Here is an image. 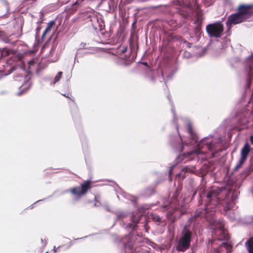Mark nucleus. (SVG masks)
<instances>
[{"label": "nucleus", "instance_id": "nucleus-1", "mask_svg": "<svg viewBox=\"0 0 253 253\" xmlns=\"http://www.w3.org/2000/svg\"><path fill=\"white\" fill-rule=\"evenodd\" d=\"M224 190L223 188H215L210 190L207 195L205 209H198L189 221L200 220L203 218H206V221H210L209 218H211L213 215L217 206L220 203L221 200L224 197V195L222 194ZM211 221H217L212 220Z\"/></svg>", "mask_w": 253, "mask_h": 253}, {"label": "nucleus", "instance_id": "nucleus-2", "mask_svg": "<svg viewBox=\"0 0 253 253\" xmlns=\"http://www.w3.org/2000/svg\"><path fill=\"white\" fill-rule=\"evenodd\" d=\"M220 142L219 138L210 135L200 141L197 145V148L196 150L190 151L187 153H183L179 156L178 159H181V161H184L186 159L191 160L193 158L190 157L192 155L198 156L200 154H205L207 151H213Z\"/></svg>", "mask_w": 253, "mask_h": 253}, {"label": "nucleus", "instance_id": "nucleus-3", "mask_svg": "<svg viewBox=\"0 0 253 253\" xmlns=\"http://www.w3.org/2000/svg\"><path fill=\"white\" fill-rule=\"evenodd\" d=\"M192 232L191 230L185 225L181 232V236L176 245V250L177 251L184 252L190 246L192 239Z\"/></svg>", "mask_w": 253, "mask_h": 253}, {"label": "nucleus", "instance_id": "nucleus-4", "mask_svg": "<svg viewBox=\"0 0 253 253\" xmlns=\"http://www.w3.org/2000/svg\"><path fill=\"white\" fill-rule=\"evenodd\" d=\"M210 228L213 229L212 234L217 237L219 241H227L229 239V235L222 224V222H211Z\"/></svg>", "mask_w": 253, "mask_h": 253}, {"label": "nucleus", "instance_id": "nucleus-5", "mask_svg": "<svg viewBox=\"0 0 253 253\" xmlns=\"http://www.w3.org/2000/svg\"><path fill=\"white\" fill-rule=\"evenodd\" d=\"M206 31L211 38H218L223 34V26L220 22L210 24L207 26Z\"/></svg>", "mask_w": 253, "mask_h": 253}, {"label": "nucleus", "instance_id": "nucleus-6", "mask_svg": "<svg viewBox=\"0 0 253 253\" xmlns=\"http://www.w3.org/2000/svg\"><path fill=\"white\" fill-rule=\"evenodd\" d=\"M91 183L89 180L81 184V186L75 187L68 190L74 195L77 200H78L82 196L84 195L86 192L90 188Z\"/></svg>", "mask_w": 253, "mask_h": 253}, {"label": "nucleus", "instance_id": "nucleus-7", "mask_svg": "<svg viewBox=\"0 0 253 253\" xmlns=\"http://www.w3.org/2000/svg\"><path fill=\"white\" fill-rule=\"evenodd\" d=\"M138 222H133V223H138ZM126 228H128V232L129 233V235H126L124 238L121 239V242L122 243L124 249L126 252L127 250H128L129 248L130 249L132 245V243L131 241L130 240L129 236L132 231H133L135 226L136 225V224H132L130 222H126Z\"/></svg>", "mask_w": 253, "mask_h": 253}, {"label": "nucleus", "instance_id": "nucleus-8", "mask_svg": "<svg viewBox=\"0 0 253 253\" xmlns=\"http://www.w3.org/2000/svg\"><path fill=\"white\" fill-rule=\"evenodd\" d=\"M253 55H250L246 60V71L248 73L247 86L250 87L253 79Z\"/></svg>", "mask_w": 253, "mask_h": 253}, {"label": "nucleus", "instance_id": "nucleus-9", "mask_svg": "<svg viewBox=\"0 0 253 253\" xmlns=\"http://www.w3.org/2000/svg\"><path fill=\"white\" fill-rule=\"evenodd\" d=\"M244 20V18L237 12L229 16L226 23L228 29H230L232 25L239 24Z\"/></svg>", "mask_w": 253, "mask_h": 253}, {"label": "nucleus", "instance_id": "nucleus-10", "mask_svg": "<svg viewBox=\"0 0 253 253\" xmlns=\"http://www.w3.org/2000/svg\"><path fill=\"white\" fill-rule=\"evenodd\" d=\"M117 215L118 216V220L125 219L127 216H130L131 217V221H139L141 220H143V216L142 214H139L136 216L133 213L129 215L127 212L123 211H118Z\"/></svg>", "mask_w": 253, "mask_h": 253}, {"label": "nucleus", "instance_id": "nucleus-11", "mask_svg": "<svg viewBox=\"0 0 253 253\" xmlns=\"http://www.w3.org/2000/svg\"><path fill=\"white\" fill-rule=\"evenodd\" d=\"M252 7V6L251 5H241L238 8V13L246 20L253 13Z\"/></svg>", "mask_w": 253, "mask_h": 253}, {"label": "nucleus", "instance_id": "nucleus-12", "mask_svg": "<svg viewBox=\"0 0 253 253\" xmlns=\"http://www.w3.org/2000/svg\"><path fill=\"white\" fill-rule=\"evenodd\" d=\"M251 150V146L248 143H246L241 150L240 158L241 161L246 162L247 157Z\"/></svg>", "mask_w": 253, "mask_h": 253}, {"label": "nucleus", "instance_id": "nucleus-13", "mask_svg": "<svg viewBox=\"0 0 253 253\" xmlns=\"http://www.w3.org/2000/svg\"><path fill=\"white\" fill-rule=\"evenodd\" d=\"M183 144V140L180 136L179 137H177L176 141L175 142L171 143V146L178 152L182 151Z\"/></svg>", "mask_w": 253, "mask_h": 253}, {"label": "nucleus", "instance_id": "nucleus-14", "mask_svg": "<svg viewBox=\"0 0 253 253\" xmlns=\"http://www.w3.org/2000/svg\"><path fill=\"white\" fill-rule=\"evenodd\" d=\"M55 51V47L52 45L51 47L47 46L46 45H44L42 49V53L45 52V51H49V53L47 55V57H50L53 55Z\"/></svg>", "mask_w": 253, "mask_h": 253}, {"label": "nucleus", "instance_id": "nucleus-15", "mask_svg": "<svg viewBox=\"0 0 253 253\" xmlns=\"http://www.w3.org/2000/svg\"><path fill=\"white\" fill-rule=\"evenodd\" d=\"M119 190L120 191V194L124 198L129 200L133 203H135L136 201V198L132 196L129 195V194L126 193V192L123 191L120 187H118Z\"/></svg>", "mask_w": 253, "mask_h": 253}, {"label": "nucleus", "instance_id": "nucleus-16", "mask_svg": "<svg viewBox=\"0 0 253 253\" xmlns=\"http://www.w3.org/2000/svg\"><path fill=\"white\" fill-rule=\"evenodd\" d=\"M145 219L143 220L144 221H150L151 220H152V221H160V217L154 213H151L148 215V217L146 218V217L145 216Z\"/></svg>", "mask_w": 253, "mask_h": 253}, {"label": "nucleus", "instance_id": "nucleus-17", "mask_svg": "<svg viewBox=\"0 0 253 253\" xmlns=\"http://www.w3.org/2000/svg\"><path fill=\"white\" fill-rule=\"evenodd\" d=\"M245 246L250 253H253V237L250 238L246 243Z\"/></svg>", "mask_w": 253, "mask_h": 253}, {"label": "nucleus", "instance_id": "nucleus-18", "mask_svg": "<svg viewBox=\"0 0 253 253\" xmlns=\"http://www.w3.org/2000/svg\"><path fill=\"white\" fill-rule=\"evenodd\" d=\"M231 246L230 244H228L227 242H222L221 245L219 246L218 252H220L221 250H222V249L224 248L226 250V252L228 253L231 249Z\"/></svg>", "mask_w": 253, "mask_h": 253}, {"label": "nucleus", "instance_id": "nucleus-19", "mask_svg": "<svg viewBox=\"0 0 253 253\" xmlns=\"http://www.w3.org/2000/svg\"><path fill=\"white\" fill-rule=\"evenodd\" d=\"M62 74H63L62 72H61V71L59 72L58 73V74L55 76L54 79L52 81H50V85H54L56 83L60 81Z\"/></svg>", "mask_w": 253, "mask_h": 253}, {"label": "nucleus", "instance_id": "nucleus-20", "mask_svg": "<svg viewBox=\"0 0 253 253\" xmlns=\"http://www.w3.org/2000/svg\"><path fill=\"white\" fill-rule=\"evenodd\" d=\"M171 111H172V112L173 113V118L172 122H173V124H175L176 130H177V132H178V125H177V122H176L177 119V118H176V117L175 116V113L174 112V110H173V108H171Z\"/></svg>", "mask_w": 253, "mask_h": 253}, {"label": "nucleus", "instance_id": "nucleus-21", "mask_svg": "<svg viewBox=\"0 0 253 253\" xmlns=\"http://www.w3.org/2000/svg\"><path fill=\"white\" fill-rule=\"evenodd\" d=\"M55 24V21L54 20L50 21L47 23V27L46 28V31L49 32H50L51 28L53 25Z\"/></svg>", "mask_w": 253, "mask_h": 253}, {"label": "nucleus", "instance_id": "nucleus-22", "mask_svg": "<svg viewBox=\"0 0 253 253\" xmlns=\"http://www.w3.org/2000/svg\"><path fill=\"white\" fill-rule=\"evenodd\" d=\"M245 162L244 161H241V160L239 159L238 163L234 168V170H237Z\"/></svg>", "mask_w": 253, "mask_h": 253}, {"label": "nucleus", "instance_id": "nucleus-23", "mask_svg": "<svg viewBox=\"0 0 253 253\" xmlns=\"http://www.w3.org/2000/svg\"><path fill=\"white\" fill-rule=\"evenodd\" d=\"M29 69H31L32 66H34L35 64V61L34 60H32L28 62Z\"/></svg>", "mask_w": 253, "mask_h": 253}, {"label": "nucleus", "instance_id": "nucleus-24", "mask_svg": "<svg viewBox=\"0 0 253 253\" xmlns=\"http://www.w3.org/2000/svg\"><path fill=\"white\" fill-rule=\"evenodd\" d=\"M188 133L191 136H192V125L190 123H188Z\"/></svg>", "mask_w": 253, "mask_h": 253}, {"label": "nucleus", "instance_id": "nucleus-25", "mask_svg": "<svg viewBox=\"0 0 253 253\" xmlns=\"http://www.w3.org/2000/svg\"><path fill=\"white\" fill-rule=\"evenodd\" d=\"M230 40L228 38H226L225 39V40L224 45H223V47H224V46L227 47L228 45H230Z\"/></svg>", "mask_w": 253, "mask_h": 253}, {"label": "nucleus", "instance_id": "nucleus-26", "mask_svg": "<svg viewBox=\"0 0 253 253\" xmlns=\"http://www.w3.org/2000/svg\"><path fill=\"white\" fill-rule=\"evenodd\" d=\"M41 243L42 244V246L43 247H45L47 244V241L45 238H41Z\"/></svg>", "mask_w": 253, "mask_h": 253}, {"label": "nucleus", "instance_id": "nucleus-27", "mask_svg": "<svg viewBox=\"0 0 253 253\" xmlns=\"http://www.w3.org/2000/svg\"><path fill=\"white\" fill-rule=\"evenodd\" d=\"M186 208H187L186 205H185V206H183L182 205H181L180 211L182 214L184 213L186 211Z\"/></svg>", "mask_w": 253, "mask_h": 253}, {"label": "nucleus", "instance_id": "nucleus-28", "mask_svg": "<svg viewBox=\"0 0 253 253\" xmlns=\"http://www.w3.org/2000/svg\"><path fill=\"white\" fill-rule=\"evenodd\" d=\"M171 205V203L169 201H168L164 203L163 207L165 208H168L169 206Z\"/></svg>", "mask_w": 253, "mask_h": 253}, {"label": "nucleus", "instance_id": "nucleus-29", "mask_svg": "<svg viewBox=\"0 0 253 253\" xmlns=\"http://www.w3.org/2000/svg\"><path fill=\"white\" fill-rule=\"evenodd\" d=\"M77 4H78V1H75V2H74L72 5V6H71L72 7V9H73L72 10V11L73 12H74L75 11H76V9H77V7H75V6H76V5Z\"/></svg>", "mask_w": 253, "mask_h": 253}, {"label": "nucleus", "instance_id": "nucleus-30", "mask_svg": "<svg viewBox=\"0 0 253 253\" xmlns=\"http://www.w3.org/2000/svg\"><path fill=\"white\" fill-rule=\"evenodd\" d=\"M63 247V246H60L57 248H56L55 246H54L53 253H56L57 252H58L59 251V249Z\"/></svg>", "mask_w": 253, "mask_h": 253}, {"label": "nucleus", "instance_id": "nucleus-31", "mask_svg": "<svg viewBox=\"0 0 253 253\" xmlns=\"http://www.w3.org/2000/svg\"><path fill=\"white\" fill-rule=\"evenodd\" d=\"M15 70H16L15 67H11L10 69H9L8 72L7 73L5 74L4 75L6 76V75L10 74L11 73H12Z\"/></svg>", "mask_w": 253, "mask_h": 253}, {"label": "nucleus", "instance_id": "nucleus-32", "mask_svg": "<svg viewBox=\"0 0 253 253\" xmlns=\"http://www.w3.org/2000/svg\"><path fill=\"white\" fill-rule=\"evenodd\" d=\"M73 243L71 241H70L66 246V249L70 248L73 245Z\"/></svg>", "mask_w": 253, "mask_h": 253}, {"label": "nucleus", "instance_id": "nucleus-33", "mask_svg": "<svg viewBox=\"0 0 253 253\" xmlns=\"http://www.w3.org/2000/svg\"><path fill=\"white\" fill-rule=\"evenodd\" d=\"M49 33V32L46 31V29H45V30L44 31L43 33V34H42V39H43L44 38V37L45 36V35H46L47 33Z\"/></svg>", "mask_w": 253, "mask_h": 253}, {"label": "nucleus", "instance_id": "nucleus-34", "mask_svg": "<svg viewBox=\"0 0 253 253\" xmlns=\"http://www.w3.org/2000/svg\"><path fill=\"white\" fill-rule=\"evenodd\" d=\"M127 50V48L126 47H123L121 49V53H125Z\"/></svg>", "mask_w": 253, "mask_h": 253}, {"label": "nucleus", "instance_id": "nucleus-35", "mask_svg": "<svg viewBox=\"0 0 253 253\" xmlns=\"http://www.w3.org/2000/svg\"><path fill=\"white\" fill-rule=\"evenodd\" d=\"M95 201L96 202V203L95 204V205L96 206H98L99 205H100V203L99 202H98V201L97 200L96 196H95Z\"/></svg>", "mask_w": 253, "mask_h": 253}, {"label": "nucleus", "instance_id": "nucleus-36", "mask_svg": "<svg viewBox=\"0 0 253 253\" xmlns=\"http://www.w3.org/2000/svg\"><path fill=\"white\" fill-rule=\"evenodd\" d=\"M16 77H19L21 79H23V75L21 73H19V75L16 76Z\"/></svg>", "mask_w": 253, "mask_h": 253}, {"label": "nucleus", "instance_id": "nucleus-37", "mask_svg": "<svg viewBox=\"0 0 253 253\" xmlns=\"http://www.w3.org/2000/svg\"><path fill=\"white\" fill-rule=\"evenodd\" d=\"M173 168V166L171 167L170 169H169V175L171 174V173L172 172Z\"/></svg>", "mask_w": 253, "mask_h": 253}, {"label": "nucleus", "instance_id": "nucleus-38", "mask_svg": "<svg viewBox=\"0 0 253 253\" xmlns=\"http://www.w3.org/2000/svg\"><path fill=\"white\" fill-rule=\"evenodd\" d=\"M23 93V91L22 90H20V91H19L17 93V95H18V96H20Z\"/></svg>", "mask_w": 253, "mask_h": 253}, {"label": "nucleus", "instance_id": "nucleus-39", "mask_svg": "<svg viewBox=\"0 0 253 253\" xmlns=\"http://www.w3.org/2000/svg\"><path fill=\"white\" fill-rule=\"evenodd\" d=\"M40 29H41V27H40L37 28V29H36V34H38V33L40 31Z\"/></svg>", "mask_w": 253, "mask_h": 253}, {"label": "nucleus", "instance_id": "nucleus-40", "mask_svg": "<svg viewBox=\"0 0 253 253\" xmlns=\"http://www.w3.org/2000/svg\"><path fill=\"white\" fill-rule=\"evenodd\" d=\"M250 140H251V143L253 145V136H251Z\"/></svg>", "mask_w": 253, "mask_h": 253}, {"label": "nucleus", "instance_id": "nucleus-41", "mask_svg": "<svg viewBox=\"0 0 253 253\" xmlns=\"http://www.w3.org/2000/svg\"><path fill=\"white\" fill-rule=\"evenodd\" d=\"M19 70L20 71H22L23 72H24V69L22 67H19Z\"/></svg>", "mask_w": 253, "mask_h": 253}, {"label": "nucleus", "instance_id": "nucleus-42", "mask_svg": "<svg viewBox=\"0 0 253 253\" xmlns=\"http://www.w3.org/2000/svg\"><path fill=\"white\" fill-rule=\"evenodd\" d=\"M150 80H151V81L152 82H154V77H151L150 78Z\"/></svg>", "mask_w": 253, "mask_h": 253}, {"label": "nucleus", "instance_id": "nucleus-43", "mask_svg": "<svg viewBox=\"0 0 253 253\" xmlns=\"http://www.w3.org/2000/svg\"><path fill=\"white\" fill-rule=\"evenodd\" d=\"M187 46H188V47H190V46H191V43H189V42H188V43H187Z\"/></svg>", "mask_w": 253, "mask_h": 253}, {"label": "nucleus", "instance_id": "nucleus-44", "mask_svg": "<svg viewBox=\"0 0 253 253\" xmlns=\"http://www.w3.org/2000/svg\"><path fill=\"white\" fill-rule=\"evenodd\" d=\"M3 32H0V36H2L3 35Z\"/></svg>", "mask_w": 253, "mask_h": 253}, {"label": "nucleus", "instance_id": "nucleus-45", "mask_svg": "<svg viewBox=\"0 0 253 253\" xmlns=\"http://www.w3.org/2000/svg\"><path fill=\"white\" fill-rule=\"evenodd\" d=\"M143 64L146 66H147V62H143Z\"/></svg>", "mask_w": 253, "mask_h": 253}, {"label": "nucleus", "instance_id": "nucleus-46", "mask_svg": "<svg viewBox=\"0 0 253 253\" xmlns=\"http://www.w3.org/2000/svg\"><path fill=\"white\" fill-rule=\"evenodd\" d=\"M93 27H94V29H95L96 30L97 29V28L96 26V25H93Z\"/></svg>", "mask_w": 253, "mask_h": 253}, {"label": "nucleus", "instance_id": "nucleus-47", "mask_svg": "<svg viewBox=\"0 0 253 253\" xmlns=\"http://www.w3.org/2000/svg\"><path fill=\"white\" fill-rule=\"evenodd\" d=\"M251 219L253 221V216H251Z\"/></svg>", "mask_w": 253, "mask_h": 253}, {"label": "nucleus", "instance_id": "nucleus-48", "mask_svg": "<svg viewBox=\"0 0 253 253\" xmlns=\"http://www.w3.org/2000/svg\"><path fill=\"white\" fill-rule=\"evenodd\" d=\"M196 191H195L193 194V196H194L195 195V194H196Z\"/></svg>", "mask_w": 253, "mask_h": 253}, {"label": "nucleus", "instance_id": "nucleus-49", "mask_svg": "<svg viewBox=\"0 0 253 253\" xmlns=\"http://www.w3.org/2000/svg\"><path fill=\"white\" fill-rule=\"evenodd\" d=\"M179 120H180V121H183V119H182V118L179 119Z\"/></svg>", "mask_w": 253, "mask_h": 253}, {"label": "nucleus", "instance_id": "nucleus-50", "mask_svg": "<svg viewBox=\"0 0 253 253\" xmlns=\"http://www.w3.org/2000/svg\"><path fill=\"white\" fill-rule=\"evenodd\" d=\"M94 19L95 20H96V21H98V19H97V18H94Z\"/></svg>", "mask_w": 253, "mask_h": 253}, {"label": "nucleus", "instance_id": "nucleus-51", "mask_svg": "<svg viewBox=\"0 0 253 253\" xmlns=\"http://www.w3.org/2000/svg\"><path fill=\"white\" fill-rule=\"evenodd\" d=\"M113 184L114 185H116L118 186L117 184L116 183L113 182Z\"/></svg>", "mask_w": 253, "mask_h": 253}, {"label": "nucleus", "instance_id": "nucleus-52", "mask_svg": "<svg viewBox=\"0 0 253 253\" xmlns=\"http://www.w3.org/2000/svg\"><path fill=\"white\" fill-rule=\"evenodd\" d=\"M117 197L120 199V196H119V195L118 194H117Z\"/></svg>", "mask_w": 253, "mask_h": 253}, {"label": "nucleus", "instance_id": "nucleus-53", "mask_svg": "<svg viewBox=\"0 0 253 253\" xmlns=\"http://www.w3.org/2000/svg\"><path fill=\"white\" fill-rule=\"evenodd\" d=\"M41 200H39V201H37V202H36V203H37V202H39L40 201H41Z\"/></svg>", "mask_w": 253, "mask_h": 253}, {"label": "nucleus", "instance_id": "nucleus-54", "mask_svg": "<svg viewBox=\"0 0 253 253\" xmlns=\"http://www.w3.org/2000/svg\"><path fill=\"white\" fill-rule=\"evenodd\" d=\"M41 200H39V201H37V202H36V203H37V202H39L40 201H41Z\"/></svg>", "mask_w": 253, "mask_h": 253}, {"label": "nucleus", "instance_id": "nucleus-55", "mask_svg": "<svg viewBox=\"0 0 253 253\" xmlns=\"http://www.w3.org/2000/svg\"><path fill=\"white\" fill-rule=\"evenodd\" d=\"M64 96H66V97H68V96H66V95H65V94H64Z\"/></svg>", "mask_w": 253, "mask_h": 253}, {"label": "nucleus", "instance_id": "nucleus-56", "mask_svg": "<svg viewBox=\"0 0 253 253\" xmlns=\"http://www.w3.org/2000/svg\"><path fill=\"white\" fill-rule=\"evenodd\" d=\"M64 96H66V97H68V96H66V95H65V94H64Z\"/></svg>", "mask_w": 253, "mask_h": 253}, {"label": "nucleus", "instance_id": "nucleus-57", "mask_svg": "<svg viewBox=\"0 0 253 253\" xmlns=\"http://www.w3.org/2000/svg\"><path fill=\"white\" fill-rule=\"evenodd\" d=\"M64 96H66V97H68V96H66V95H65V94H64Z\"/></svg>", "mask_w": 253, "mask_h": 253}, {"label": "nucleus", "instance_id": "nucleus-58", "mask_svg": "<svg viewBox=\"0 0 253 253\" xmlns=\"http://www.w3.org/2000/svg\"><path fill=\"white\" fill-rule=\"evenodd\" d=\"M83 238H81V239H82ZM79 239H80V238H77L76 239V240H79Z\"/></svg>", "mask_w": 253, "mask_h": 253}, {"label": "nucleus", "instance_id": "nucleus-59", "mask_svg": "<svg viewBox=\"0 0 253 253\" xmlns=\"http://www.w3.org/2000/svg\"><path fill=\"white\" fill-rule=\"evenodd\" d=\"M116 191H117V192H119V191H117V189H116Z\"/></svg>", "mask_w": 253, "mask_h": 253}, {"label": "nucleus", "instance_id": "nucleus-60", "mask_svg": "<svg viewBox=\"0 0 253 253\" xmlns=\"http://www.w3.org/2000/svg\"><path fill=\"white\" fill-rule=\"evenodd\" d=\"M86 237H87V236H85V237H83V238H86Z\"/></svg>", "mask_w": 253, "mask_h": 253}, {"label": "nucleus", "instance_id": "nucleus-61", "mask_svg": "<svg viewBox=\"0 0 253 253\" xmlns=\"http://www.w3.org/2000/svg\"><path fill=\"white\" fill-rule=\"evenodd\" d=\"M45 253H48V252H45Z\"/></svg>", "mask_w": 253, "mask_h": 253}]
</instances>
